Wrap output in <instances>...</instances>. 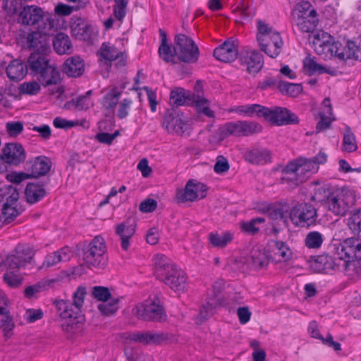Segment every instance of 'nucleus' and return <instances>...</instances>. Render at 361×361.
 <instances>
[{"label":"nucleus","mask_w":361,"mask_h":361,"mask_svg":"<svg viewBox=\"0 0 361 361\" xmlns=\"http://www.w3.org/2000/svg\"><path fill=\"white\" fill-rule=\"evenodd\" d=\"M154 260L157 279L175 292L184 293L187 286L185 272L164 255H156Z\"/></svg>","instance_id":"nucleus-1"},{"label":"nucleus","mask_w":361,"mask_h":361,"mask_svg":"<svg viewBox=\"0 0 361 361\" xmlns=\"http://www.w3.org/2000/svg\"><path fill=\"white\" fill-rule=\"evenodd\" d=\"M18 22L35 26L38 30L47 35L55 27V19L52 14L44 12L37 6H26L20 11Z\"/></svg>","instance_id":"nucleus-2"},{"label":"nucleus","mask_w":361,"mask_h":361,"mask_svg":"<svg viewBox=\"0 0 361 361\" xmlns=\"http://www.w3.org/2000/svg\"><path fill=\"white\" fill-rule=\"evenodd\" d=\"M317 209L307 202H297L289 212V218L297 227L310 228L318 223Z\"/></svg>","instance_id":"nucleus-3"},{"label":"nucleus","mask_w":361,"mask_h":361,"mask_svg":"<svg viewBox=\"0 0 361 361\" xmlns=\"http://www.w3.org/2000/svg\"><path fill=\"white\" fill-rule=\"evenodd\" d=\"M86 288L79 286L73 295V302L70 300H56L54 301L59 315L62 319H77L80 317L81 308L84 304Z\"/></svg>","instance_id":"nucleus-4"},{"label":"nucleus","mask_w":361,"mask_h":361,"mask_svg":"<svg viewBox=\"0 0 361 361\" xmlns=\"http://www.w3.org/2000/svg\"><path fill=\"white\" fill-rule=\"evenodd\" d=\"M331 37V36L326 32L319 33L314 38V44L315 47L318 45L320 47H324V49L327 48L332 56L340 60L353 59V56L355 54L353 52L355 42L343 40V42L337 41L330 43L329 39Z\"/></svg>","instance_id":"nucleus-5"},{"label":"nucleus","mask_w":361,"mask_h":361,"mask_svg":"<svg viewBox=\"0 0 361 361\" xmlns=\"http://www.w3.org/2000/svg\"><path fill=\"white\" fill-rule=\"evenodd\" d=\"M360 237H351L344 240L338 247L339 261H344L345 269L350 267H361V239Z\"/></svg>","instance_id":"nucleus-6"},{"label":"nucleus","mask_w":361,"mask_h":361,"mask_svg":"<svg viewBox=\"0 0 361 361\" xmlns=\"http://www.w3.org/2000/svg\"><path fill=\"white\" fill-rule=\"evenodd\" d=\"M262 127L254 121H238L228 122L221 126L217 132L219 139L223 140L230 136L245 137L261 132Z\"/></svg>","instance_id":"nucleus-7"},{"label":"nucleus","mask_w":361,"mask_h":361,"mask_svg":"<svg viewBox=\"0 0 361 361\" xmlns=\"http://www.w3.org/2000/svg\"><path fill=\"white\" fill-rule=\"evenodd\" d=\"M106 247L104 239L95 237L83 252V259L88 267L104 269L108 262Z\"/></svg>","instance_id":"nucleus-8"},{"label":"nucleus","mask_w":361,"mask_h":361,"mask_svg":"<svg viewBox=\"0 0 361 361\" xmlns=\"http://www.w3.org/2000/svg\"><path fill=\"white\" fill-rule=\"evenodd\" d=\"M175 51L180 61L193 63L198 61L200 51L197 45L184 34H178L174 37Z\"/></svg>","instance_id":"nucleus-9"},{"label":"nucleus","mask_w":361,"mask_h":361,"mask_svg":"<svg viewBox=\"0 0 361 361\" xmlns=\"http://www.w3.org/2000/svg\"><path fill=\"white\" fill-rule=\"evenodd\" d=\"M352 198L350 195L343 190H336L332 192L329 191L321 200V203L334 214L342 216L348 212Z\"/></svg>","instance_id":"nucleus-10"},{"label":"nucleus","mask_w":361,"mask_h":361,"mask_svg":"<svg viewBox=\"0 0 361 361\" xmlns=\"http://www.w3.org/2000/svg\"><path fill=\"white\" fill-rule=\"evenodd\" d=\"M133 314L138 319L152 322H163L167 315L162 305L154 301L148 305L138 304L132 310Z\"/></svg>","instance_id":"nucleus-11"},{"label":"nucleus","mask_w":361,"mask_h":361,"mask_svg":"<svg viewBox=\"0 0 361 361\" xmlns=\"http://www.w3.org/2000/svg\"><path fill=\"white\" fill-rule=\"evenodd\" d=\"M162 126L169 133L183 135L188 129L183 113L175 107L166 111L163 117Z\"/></svg>","instance_id":"nucleus-12"},{"label":"nucleus","mask_w":361,"mask_h":361,"mask_svg":"<svg viewBox=\"0 0 361 361\" xmlns=\"http://www.w3.org/2000/svg\"><path fill=\"white\" fill-rule=\"evenodd\" d=\"M265 121L277 126L298 124L300 122V119L295 114L286 107L281 106L268 108Z\"/></svg>","instance_id":"nucleus-13"},{"label":"nucleus","mask_w":361,"mask_h":361,"mask_svg":"<svg viewBox=\"0 0 361 361\" xmlns=\"http://www.w3.org/2000/svg\"><path fill=\"white\" fill-rule=\"evenodd\" d=\"M34 251L28 246L18 245L4 261L8 269H18L30 263L34 256Z\"/></svg>","instance_id":"nucleus-14"},{"label":"nucleus","mask_w":361,"mask_h":361,"mask_svg":"<svg viewBox=\"0 0 361 361\" xmlns=\"http://www.w3.org/2000/svg\"><path fill=\"white\" fill-rule=\"evenodd\" d=\"M338 259H335L328 254H323L317 257H310L308 260L310 269L314 273L329 274L336 271L340 267Z\"/></svg>","instance_id":"nucleus-15"},{"label":"nucleus","mask_w":361,"mask_h":361,"mask_svg":"<svg viewBox=\"0 0 361 361\" xmlns=\"http://www.w3.org/2000/svg\"><path fill=\"white\" fill-rule=\"evenodd\" d=\"M25 151L23 145L17 142L6 143L1 149L0 160L9 165L18 166L25 159Z\"/></svg>","instance_id":"nucleus-16"},{"label":"nucleus","mask_w":361,"mask_h":361,"mask_svg":"<svg viewBox=\"0 0 361 361\" xmlns=\"http://www.w3.org/2000/svg\"><path fill=\"white\" fill-rule=\"evenodd\" d=\"M72 35L77 39L87 42H92V27L81 18H73L70 23Z\"/></svg>","instance_id":"nucleus-17"},{"label":"nucleus","mask_w":361,"mask_h":361,"mask_svg":"<svg viewBox=\"0 0 361 361\" xmlns=\"http://www.w3.org/2000/svg\"><path fill=\"white\" fill-rule=\"evenodd\" d=\"M213 56L219 61L224 63H231L238 57V49L235 41L230 38L216 47Z\"/></svg>","instance_id":"nucleus-18"},{"label":"nucleus","mask_w":361,"mask_h":361,"mask_svg":"<svg viewBox=\"0 0 361 361\" xmlns=\"http://www.w3.org/2000/svg\"><path fill=\"white\" fill-rule=\"evenodd\" d=\"M51 159L45 156H39L26 163V170L31 177L36 178L45 176L51 168Z\"/></svg>","instance_id":"nucleus-19"},{"label":"nucleus","mask_w":361,"mask_h":361,"mask_svg":"<svg viewBox=\"0 0 361 361\" xmlns=\"http://www.w3.org/2000/svg\"><path fill=\"white\" fill-rule=\"evenodd\" d=\"M136 231V223L134 219L126 221L116 225L115 228L116 234L119 237L121 245L123 250L127 251L130 247V239L135 235Z\"/></svg>","instance_id":"nucleus-20"},{"label":"nucleus","mask_w":361,"mask_h":361,"mask_svg":"<svg viewBox=\"0 0 361 361\" xmlns=\"http://www.w3.org/2000/svg\"><path fill=\"white\" fill-rule=\"evenodd\" d=\"M240 61L242 65L246 66L247 71L250 74L257 73L264 66L263 55L257 50L240 54Z\"/></svg>","instance_id":"nucleus-21"},{"label":"nucleus","mask_w":361,"mask_h":361,"mask_svg":"<svg viewBox=\"0 0 361 361\" xmlns=\"http://www.w3.org/2000/svg\"><path fill=\"white\" fill-rule=\"evenodd\" d=\"M50 179L47 178L45 181L39 183H27L25 195L27 202L30 204H35L40 201L47 195L44 186L48 184Z\"/></svg>","instance_id":"nucleus-22"},{"label":"nucleus","mask_w":361,"mask_h":361,"mask_svg":"<svg viewBox=\"0 0 361 361\" xmlns=\"http://www.w3.org/2000/svg\"><path fill=\"white\" fill-rule=\"evenodd\" d=\"M260 49L271 58H276L281 53L283 46V40L280 33H274L266 41L262 43L257 41Z\"/></svg>","instance_id":"nucleus-23"},{"label":"nucleus","mask_w":361,"mask_h":361,"mask_svg":"<svg viewBox=\"0 0 361 361\" xmlns=\"http://www.w3.org/2000/svg\"><path fill=\"white\" fill-rule=\"evenodd\" d=\"M296 25L302 32H312L319 23L318 15L315 9H311L308 13L298 14Z\"/></svg>","instance_id":"nucleus-24"},{"label":"nucleus","mask_w":361,"mask_h":361,"mask_svg":"<svg viewBox=\"0 0 361 361\" xmlns=\"http://www.w3.org/2000/svg\"><path fill=\"white\" fill-rule=\"evenodd\" d=\"M84 71V61L78 56L68 57L62 66L63 73L71 78L81 76L83 74Z\"/></svg>","instance_id":"nucleus-25"},{"label":"nucleus","mask_w":361,"mask_h":361,"mask_svg":"<svg viewBox=\"0 0 361 361\" xmlns=\"http://www.w3.org/2000/svg\"><path fill=\"white\" fill-rule=\"evenodd\" d=\"M194 93L186 90L183 87H176L171 90L170 94V101L172 107L178 109L180 106H190L194 101Z\"/></svg>","instance_id":"nucleus-26"},{"label":"nucleus","mask_w":361,"mask_h":361,"mask_svg":"<svg viewBox=\"0 0 361 361\" xmlns=\"http://www.w3.org/2000/svg\"><path fill=\"white\" fill-rule=\"evenodd\" d=\"M245 160L252 164H265L271 161L270 151L264 148H252L243 154Z\"/></svg>","instance_id":"nucleus-27"},{"label":"nucleus","mask_w":361,"mask_h":361,"mask_svg":"<svg viewBox=\"0 0 361 361\" xmlns=\"http://www.w3.org/2000/svg\"><path fill=\"white\" fill-rule=\"evenodd\" d=\"M49 64V60L47 56L39 51H35L30 54L27 59V68L31 71V73L37 77L46 68Z\"/></svg>","instance_id":"nucleus-28"},{"label":"nucleus","mask_w":361,"mask_h":361,"mask_svg":"<svg viewBox=\"0 0 361 361\" xmlns=\"http://www.w3.org/2000/svg\"><path fill=\"white\" fill-rule=\"evenodd\" d=\"M6 72L11 80L18 82L27 75V65L20 59H14L7 66Z\"/></svg>","instance_id":"nucleus-29"},{"label":"nucleus","mask_w":361,"mask_h":361,"mask_svg":"<svg viewBox=\"0 0 361 361\" xmlns=\"http://www.w3.org/2000/svg\"><path fill=\"white\" fill-rule=\"evenodd\" d=\"M37 78L39 82L44 87L57 85L61 80L60 72L56 67L50 64L44 69Z\"/></svg>","instance_id":"nucleus-30"},{"label":"nucleus","mask_w":361,"mask_h":361,"mask_svg":"<svg viewBox=\"0 0 361 361\" xmlns=\"http://www.w3.org/2000/svg\"><path fill=\"white\" fill-rule=\"evenodd\" d=\"M119 51L114 46H111L108 42H104L97 55L99 56V61L106 66V69L111 67L112 61L118 57Z\"/></svg>","instance_id":"nucleus-31"},{"label":"nucleus","mask_w":361,"mask_h":361,"mask_svg":"<svg viewBox=\"0 0 361 361\" xmlns=\"http://www.w3.org/2000/svg\"><path fill=\"white\" fill-rule=\"evenodd\" d=\"M53 47L59 54H70L73 51L71 39L63 32H59L54 37Z\"/></svg>","instance_id":"nucleus-32"},{"label":"nucleus","mask_w":361,"mask_h":361,"mask_svg":"<svg viewBox=\"0 0 361 361\" xmlns=\"http://www.w3.org/2000/svg\"><path fill=\"white\" fill-rule=\"evenodd\" d=\"M267 109L268 107L267 106L258 104H253L238 106L232 111L249 117L256 116L258 118H264L265 119Z\"/></svg>","instance_id":"nucleus-33"},{"label":"nucleus","mask_w":361,"mask_h":361,"mask_svg":"<svg viewBox=\"0 0 361 361\" xmlns=\"http://www.w3.org/2000/svg\"><path fill=\"white\" fill-rule=\"evenodd\" d=\"M71 257V251L70 248L68 247H64L48 255L43 262V266L47 267H53L59 262L70 260Z\"/></svg>","instance_id":"nucleus-34"},{"label":"nucleus","mask_w":361,"mask_h":361,"mask_svg":"<svg viewBox=\"0 0 361 361\" xmlns=\"http://www.w3.org/2000/svg\"><path fill=\"white\" fill-rule=\"evenodd\" d=\"M195 184L193 180H189L183 190H178L176 195V199L178 202H193L198 195L195 188Z\"/></svg>","instance_id":"nucleus-35"},{"label":"nucleus","mask_w":361,"mask_h":361,"mask_svg":"<svg viewBox=\"0 0 361 361\" xmlns=\"http://www.w3.org/2000/svg\"><path fill=\"white\" fill-rule=\"evenodd\" d=\"M277 89L283 95L296 97L302 92L303 88L301 84L279 80L277 85Z\"/></svg>","instance_id":"nucleus-36"},{"label":"nucleus","mask_w":361,"mask_h":361,"mask_svg":"<svg viewBox=\"0 0 361 361\" xmlns=\"http://www.w3.org/2000/svg\"><path fill=\"white\" fill-rule=\"evenodd\" d=\"M233 235L230 232H224L221 234L211 233L209 235V243L215 247L222 248L232 241Z\"/></svg>","instance_id":"nucleus-37"},{"label":"nucleus","mask_w":361,"mask_h":361,"mask_svg":"<svg viewBox=\"0 0 361 361\" xmlns=\"http://www.w3.org/2000/svg\"><path fill=\"white\" fill-rule=\"evenodd\" d=\"M209 101L201 95L194 94V101L191 106H195L199 114H203L209 118H214V113L209 106Z\"/></svg>","instance_id":"nucleus-38"},{"label":"nucleus","mask_w":361,"mask_h":361,"mask_svg":"<svg viewBox=\"0 0 361 361\" xmlns=\"http://www.w3.org/2000/svg\"><path fill=\"white\" fill-rule=\"evenodd\" d=\"M303 69L306 71L308 75H312L315 73L322 74L328 73L327 68L317 63L314 58L310 56H306L303 60Z\"/></svg>","instance_id":"nucleus-39"},{"label":"nucleus","mask_w":361,"mask_h":361,"mask_svg":"<svg viewBox=\"0 0 361 361\" xmlns=\"http://www.w3.org/2000/svg\"><path fill=\"white\" fill-rule=\"evenodd\" d=\"M347 224L354 235L361 237V209L355 210L350 214Z\"/></svg>","instance_id":"nucleus-40"},{"label":"nucleus","mask_w":361,"mask_h":361,"mask_svg":"<svg viewBox=\"0 0 361 361\" xmlns=\"http://www.w3.org/2000/svg\"><path fill=\"white\" fill-rule=\"evenodd\" d=\"M264 222L265 219L263 217L254 218L248 221L241 222L240 228L244 233L254 235L259 231L257 225L264 224Z\"/></svg>","instance_id":"nucleus-41"},{"label":"nucleus","mask_w":361,"mask_h":361,"mask_svg":"<svg viewBox=\"0 0 361 361\" xmlns=\"http://www.w3.org/2000/svg\"><path fill=\"white\" fill-rule=\"evenodd\" d=\"M357 149L355 137L350 127L346 126L344 130L343 140V150L348 152H355Z\"/></svg>","instance_id":"nucleus-42"},{"label":"nucleus","mask_w":361,"mask_h":361,"mask_svg":"<svg viewBox=\"0 0 361 361\" xmlns=\"http://www.w3.org/2000/svg\"><path fill=\"white\" fill-rule=\"evenodd\" d=\"M4 282L10 288L19 287L23 281V276L18 271H7L3 276Z\"/></svg>","instance_id":"nucleus-43"},{"label":"nucleus","mask_w":361,"mask_h":361,"mask_svg":"<svg viewBox=\"0 0 361 361\" xmlns=\"http://www.w3.org/2000/svg\"><path fill=\"white\" fill-rule=\"evenodd\" d=\"M324 241L322 233L318 231H311L308 233L305 239V245L310 249H319L321 247Z\"/></svg>","instance_id":"nucleus-44"},{"label":"nucleus","mask_w":361,"mask_h":361,"mask_svg":"<svg viewBox=\"0 0 361 361\" xmlns=\"http://www.w3.org/2000/svg\"><path fill=\"white\" fill-rule=\"evenodd\" d=\"M274 246V253L275 255L281 257L284 262L290 259L292 252L288 245L283 241L271 240V242Z\"/></svg>","instance_id":"nucleus-45"},{"label":"nucleus","mask_w":361,"mask_h":361,"mask_svg":"<svg viewBox=\"0 0 361 361\" xmlns=\"http://www.w3.org/2000/svg\"><path fill=\"white\" fill-rule=\"evenodd\" d=\"M172 338V334L169 332L148 331L149 345H159L166 343Z\"/></svg>","instance_id":"nucleus-46"},{"label":"nucleus","mask_w":361,"mask_h":361,"mask_svg":"<svg viewBox=\"0 0 361 361\" xmlns=\"http://www.w3.org/2000/svg\"><path fill=\"white\" fill-rule=\"evenodd\" d=\"M257 40L261 41L262 43L268 39L274 33H279L277 31H274L271 27H269L261 20L257 21Z\"/></svg>","instance_id":"nucleus-47"},{"label":"nucleus","mask_w":361,"mask_h":361,"mask_svg":"<svg viewBox=\"0 0 361 361\" xmlns=\"http://www.w3.org/2000/svg\"><path fill=\"white\" fill-rule=\"evenodd\" d=\"M42 32L39 30V32H32L29 34L27 38L28 46L30 48H34L36 49H42L43 51H46L49 49L47 44L44 42L42 44V41L40 40L42 36H40Z\"/></svg>","instance_id":"nucleus-48"},{"label":"nucleus","mask_w":361,"mask_h":361,"mask_svg":"<svg viewBox=\"0 0 361 361\" xmlns=\"http://www.w3.org/2000/svg\"><path fill=\"white\" fill-rule=\"evenodd\" d=\"M175 51V45L171 48V47L167 43L164 44H160L159 47V54L160 57L166 63H176L174 59L177 56V54H174Z\"/></svg>","instance_id":"nucleus-49"},{"label":"nucleus","mask_w":361,"mask_h":361,"mask_svg":"<svg viewBox=\"0 0 361 361\" xmlns=\"http://www.w3.org/2000/svg\"><path fill=\"white\" fill-rule=\"evenodd\" d=\"M92 295L94 298L98 301L106 302L111 297V294L107 287L104 286H94L92 289Z\"/></svg>","instance_id":"nucleus-50"},{"label":"nucleus","mask_w":361,"mask_h":361,"mask_svg":"<svg viewBox=\"0 0 361 361\" xmlns=\"http://www.w3.org/2000/svg\"><path fill=\"white\" fill-rule=\"evenodd\" d=\"M21 212L17 208V206H10L8 204H4L2 208V214L5 219L4 223L9 224L13 221Z\"/></svg>","instance_id":"nucleus-51"},{"label":"nucleus","mask_w":361,"mask_h":361,"mask_svg":"<svg viewBox=\"0 0 361 361\" xmlns=\"http://www.w3.org/2000/svg\"><path fill=\"white\" fill-rule=\"evenodd\" d=\"M325 112H319V121L317 122L315 131L316 134L331 128V123L334 120V118H331L326 115Z\"/></svg>","instance_id":"nucleus-52"},{"label":"nucleus","mask_w":361,"mask_h":361,"mask_svg":"<svg viewBox=\"0 0 361 361\" xmlns=\"http://www.w3.org/2000/svg\"><path fill=\"white\" fill-rule=\"evenodd\" d=\"M118 302V298H113L109 303L99 304L98 309L105 316L112 315L117 312Z\"/></svg>","instance_id":"nucleus-53"},{"label":"nucleus","mask_w":361,"mask_h":361,"mask_svg":"<svg viewBox=\"0 0 361 361\" xmlns=\"http://www.w3.org/2000/svg\"><path fill=\"white\" fill-rule=\"evenodd\" d=\"M86 2H83L82 4L77 5L75 6H71L63 3H59L54 9L55 13L61 16H69L72 13L73 11H78L81 8H83Z\"/></svg>","instance_id":"nucleus-54"},{"label":"nucleus","mask_w":361,"mask_h":361,"mask_svg":"<svg viewBox=\"0 0 361 361\" xmlns=\"http://www.w3.org/2000/svg\"><path fill=\"white\" fill-rule=\"evenodd\" d=\"M251 259L253 265L257 268H263L268 265L269 261L265 253L260 250L252 252Z\"/></svg>","instance_id":"nucleus-55"},{"label":"nucleus","mask_w":361,"mask_h":361,"mask_svg":"<svg viewBox=\"0 0 361 361\" xmlns=\"http://www.w3.org/2000/svg\"><path fill=\"white\" fill-rule=\"evenodd\" d=\"M6 191L4 192V195L6 197V202L4 204H8L10 206H15L19 199V193L18 190L12 185H8L5 188Z\"/></svg>","instance_id":"nucleus-56"},{"label":"nucleus","mask_w":361,"mask_h":361,"mask_svg":"<svg viewBox=\"0 0 361 361\" xmlns=\"http://www.w3.org/2000/svg\"><path fill=\"white\" fill-rule=\"evenodd\" d=\"M120 93L114 89L111 92L108 93L103 99V105L106 109H114L118 104Z\"/></svg>","instance_id":"nucleus-57"},{"label":"nucleus","mask_w":361,"mask_h":361,"mask_svg":"<svg viewBox=\"0 0 361 361\" xmlns=\"http://www.w3.org/2000/svg\"><path fill=\"white\" fill-rule=\"evenodd\" d=\"M40 90V85L36 81L23 82L20 86V92L22 94L35 95Z\"/></svg>","instance_id":"nucleus-58"},{"label":"nucleus","mask_w":361,"mask_h":361,"mask_svg":"<svg viewBox=\"0 0 361 361\" xmlns=\"http://www.w3.org/2000/svg\"><path fill=\"white\" fill-rule=\"evenodd\" d=\"M14 326L15 325L11 315H6L1 319L0 328L2 329L4 333V336L6 338H8L12 336L11 332Z\"/></svg>","instance_id":"nucleus-59"},{"label":"nucleus","mask_w":361,"mask_h":361,"mask_svg":"<svg viewBox=\"0 0 361 361\" xmlns=\"http://www.w3.org/2000/svg\"><path fill=\"white\" fill-rule=\"evenodd\" d=\"M131 341L142 343L143 345H149L148 331H137L128 334L126 337Z\"/></svg>","instance_id":"nucleus-60"},{"label":"nucleus","mask_w":361,"mask_h":361,"mask_svg":"<svg viewBox=\"0 0 361 361\" xmlns=\"http://www.w3.org/2000/svg\"><path fill=\"white\" fill-rule=\"evenodd\" d=\"M6 131L11 137H17L23 130V124L20 121L8 122L6 125Z\"/></svg>","instance_id":"nucleus-61"},{"label":"nucleus","mask_w":361,"mask_h":361,"mask_svg":"<svg viewBox=\"0 0 361 361\" xmlns=\"http://www.w3.org/2000/svg\"><path fill=\"white\" fill-rule=\"evenodd\" d=\"M92 94V90L87 91L85 94L77 97L76 109L79 111L87 110L90 106V96Z\"/></svg>","instance_id":"nucleus-62"},{"label":"nucleus","mask_w":361,"mask_h":361,"mask_svg":"<svg viewBox=\"0 0 361 361\" xmlns=\"http://www.w3.org/2000/svg\"><path fill=\"white\" fill-rule=\"evenodd\" d=\"M230 165L226 158L219 155L216 158V162L214 166V170L217 173H222L228 171Z\"/></svg>","instance_id":"nucleus-63"},{"label":"nucleus","mask_w":361,"mask_h":361,"mask_svg":"<svg viewBox=\"0 0 361 361\" xmlns=\"http://www.w3.org/2000/svg\"><path fill=\"white\" fill-rule=\"evenodd\" d=\"M157 207V202L151 198L142 201L139 206L140 210L143 213H149L154 211Z\"/></svg>","instance_id":"nucleus-64"}]
</instances>
